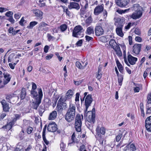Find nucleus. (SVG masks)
Masks as SVG:
<instances>
[{
    "label": "nucleus",
    "instance_id": "obj_21",
    "mask_svg": "<svg viewBox=\"0 0 151 151\" xmlns=\"http://www.w3.org/2000/svg\"><path fill=\"white\" fill-rule=\"evenodd\" d=\"M1 103L2 106L3 110L5 112L9 111L10 108L9 104L6 103L4 100H2Z\"/></svg>",
    "mask_w": 151,
    "mask_h": 151
},
{
    "label": "nucleus",
    "instance_id": "obj_34",
    "mask_svg": "<svg viewBox=\"0 0 151 151\" xmlns=\"http://www.w3.org/2000/svg\"><path fill=\"white\" fill-rule=\"evenodd\" d=\"M46 126L45 127L43 130L42 132V138L44 142L47 145H48L49 144V142L48 141L46 138L45 134V130Z\"/></svg>",
    "mask_w": 151,
    "mask_h": 151
},
{
    "label": "nucleus",
    "instance_id": "obj_32",
    "mask_svg": "<svg viewBox=\"0 0 151 151\" xmlns=\"http://www.w3.org/2000/svg\"><path fill=\"white\" fill-rule=\"evenodd\" d=\"M15 95L13 93H10L6 95V99L9 102H11V99L14 97Z\"/></svg>",
    "mask_w": 151,
    "mask_h": 151
},
{
    "label": "nucleus",
    "instance_id": "obj_30",
    "mask_svg": "<svg viewBox=\"0 0 151 151\" xmlns=\"http://www.w3.org/2000/svg\"><path fill=\"white\" fill-rule=\"evenodd\" d=\"M74 94V92L72 90H68L66 93L65 97L68 99H71Z\"/></svg>",
    "mask_w": 151,
    "mask_h": 151
},
{
    "label": "nucleus",
    "instance_id": "obj_44",
    "mask_svg": "<svg viewBox=\"0 0 151 151\" xmlns=\"http://www.w3.org/2000/svg\"><path fill=\"white\" fill-rule=\"evenodd\" d=\"M56 109L58 112H61L62 111L63 108L61 105L57 104L56 107Z\"/></svg>",
    "mask_w": 151,
    "mask_h": 151
},
{
    "label": "nucleus",
    "instance_id": "obj_27",
    "mask_svg": "<svg viewBox=\"0 0 151 151\" xmlns=\"http://www.w3.org/2000/svg\"><path fill=\"white\" fill-rule=\"evenodd\" d=\"M84 63L82 62V64L79 62L77 61L76 63V66L80 69H83L86 67L88 64V63L86 62L85 63V65H84L83 64Z\"/></svg>",
    "mask_w": 151,
    "mask_h": 151
},
{
    "label": "nucleus",
    "instance_id": "obj_43",
    "mask_svg": "<svg viewBox=\"0 0 151 151\" xmlns=\"http://www.w3.org/2000/svg\"><path fill=\"white\" fill-rule=\"evenodd\" d=\"M65 144L63 142L61 141L60 144V149L62 151H64L65 149Z\"/></svg>",
    "mask_w": 151,
    "mask_h": 151
},
{
    "label": "nucleus",
    "instance_id": "obj_12",
    "mask_svg": "<svg viewBox=\"0 0 151 151\" xmlns=\"http://www.w3.org/2000/svg\"><path fill=\"white\" fill-rule=\"evenodd\" d=\"M49 25L44 22H40L38 27V30L40 31H47L49 29V28L47 27Z\"/></svg>",
    "mask_w": 151,
    "mask_h": 151
},
{
    "label": "nucleus",
    "instance_id": "obj_63",
    "mask_svg": "<svg viewBox=\"0 0 151 151\" xmlns=\"http://www.w3.org/2000/svg\"><path fill=\"white\" fill-rule=\"evenodd\" d=\"M11 23L13 24L15 22L14 20L13 19L12 17H11L9 18L8 19Z\"/></svg>",
    "mask_w": 151,
    "mask_h": 151
},
{
    "label": "nucleus",
    "instance_id": "obj_54",
    "mask_svg": "<svg viewBox=\"0 0 151 151\" xmlns=\"http://www.w3.org/2000/svg\"><path fill=\"white\" fill-rule=\"evenodd\" d=\"M21 14L18 13L15 14L14 15V17L16 19H19L21 17Z\"/></svg>",
    "mask_w": 151,
    "mask_h": 151
},
{
    "label": "nucleus",
    "instance_id": "obj_39",
    "mask_svg": "<svg viewBox=\"0 0 151 151\" xmlns=\"http://www.w3.org/2000/svg\"><path fill=\"white\" fill-rule=\"evenodd\" d=\"M67 26L65 24H63L60 27V28L62 32L65 31L67 29Z\"/></svg>",
    "mask_w": 151,
    "mask_h": 151
},
{
    "label": "nucleus",
    "instance_id": "obj_49",
    "mask_svg": "<svg viewBox=\"0 0 151 151\" xmlns=\"http://www.w3.org/2000/svg\"><path fill=\"white\" fill-rule=\"evenodd\" d=\"M118 82L119 83V85L121 86L122 85V83L123 80V78L121 76H118Z\"/></svg>",
    "mask_w": 151,
    "mask_h": 151
},
{
    "label": "nucleus",
    "instance_id": "obj_45",
    "mask_svg": "<svg viewBox=\"0 0 151 151\" xmlns=\"http://www.w3.org/2000/svg\"><path fill=\"white\" fill-rule=\"evenodd\" d=\"M45 110L43 107V106L41 105L39 108V111L40 113V115H41V114H42V113Z\"/></svg>",
    "mask_w": 151,
    "mask_h": 151
},
{
    "label": "nucleus",
    "instance_id": "obj_36",
    "mask_svg": "<svg viewBox=\"0 0 151 151\" xmlns=\"http://www.w3.org/2000/svg\"><path fill=\"white\" fill-rule=\"evenodd\" d=\"M17 58V57H14L13 54H11L8 57V62H12L14 60V59H16Z\"/></svg>",
    "mask_w": 151,
    "mask_h": 151
},
{
    "label": "nucleus",
    "instance_id": "obj_24",
    "mask_svg": "<svg viewBox=\"0 0 151 151\" xmlns=\"http://www.w3.org/2000/svg\"><path fill=\"white\" fill-rule=\"evenodd\" d=\"M32 11L33 14H35V16L40 18V19H42L43 13L42 11L38 9L34 10H32Z\"/></svg>",
    "mask_w": 151,
    "mask_h": 151
},
{
    "label": "nucleus",
    "instance_id": "obj_46",
    "mask_svg": "<svg viewBox=\"0 0 151 151\" xmlns=\"http://www.w3.org/2000/svg\"><path fill=\"white\" fill-rule=\"evenodd\" d=\"M119 71V72L122 73L123 72V69L122 66L121 64H119L117 65Z\"/></svg>",
    "mask_w": 151,
    "mask_h": 151
},
{
    "label": "nucleus",
    "instance_id": "obj_19",
    "mask_svg": "<svg viewBox=\"0 0 151 151\" xmlns=\"http://www.w3.org/2000/svg\"><path fill=\"white\" fill-rule=\"evenodd\" d=\"M127 59L129 63L132 65H134L137 60V58L129 55L127 56Z\"/></svg>",
    "mask_w": 151,
    "mask_h": 151
},
{
    "label": "nucleus",
    "instance_id": "obj_20",
    "mask_svg": "<svg viewBox=\"0 0 151 151\" xmlns=\"http://www.w3.org/2000/svg\"><path fill=\"white\" fill-rule=\"evenodd\" d=\"M95 32L96 36H99L103 34L104 30L101 27L96 26L95 28Z\"/></svg>",
    "mask_w": 151,
    "mask_h": 151
},
{
    "label": "nucleus",
    "instance_id": "obj_17",
    "mask_svg": "<svg viewBox=\"0 0 151 151\" xmlns=\"http://www.w3.org/2000/svg\"><path fill=\"white\" fill-rule=\"evenodd\" d=\"M142 45L141 44H136L133 47V52L136 54H138L140 52Z\"/></svg>",
    "mask_w": 151,
    "mask_h": 151
},
{
    "label": "nucleus",
    "instance_id": "obj_7",
    "mask_svg": "<svg viewBox=\"0 0 151 151\" xmlns=\"http://www.w3.org/2000/svg\"><path fill=\"white\" fill-rule=\"evenodd\" d=\"M85 116L88 122L92 124L95 123V114L94 112H92V111H88L85 114Z\"/></svg>",
    "mask_w": 151,
    "mask_h": 151
},
{
    "label": "nucleus",
    "instance_id": "obj_2",
    "mask_svg": "<svg viewBox=\"0 0 151 151\" xmlns=\"http://www.w3.org/2000/svg\"><path fill=\"white\" fill-rule=\"evenodd\" d=\"M132 10L135 11L130 17L134 19L140 18L142 14V8L138 4H134L132 7Z\"/></svg>",
    "mask_w": 151,
    "mask_h": 151
},
{
    "label": "nucleus",
    "instance_id": "obj_40",
    "mask_svg": "<svg viewBox=\"0 0 151 151\" xmlns=\"http://www.w3.org/2000/svg\"><path fill=\"white\" fill-rule=\"evenodd\" d=\"M75 135L74 133H73L71 136V139L72 140V142L69 143V144H71L73 142H75L78 143V140L75 138Z\"/></svg>",
    "mask_w": 151,
    "mask_h": 151
},
{
    "label": "nucleus",
    "instance_id": "obj_57",
    "mask_svg": "<svg viewBox=\"0 0 151 151\" xmlns=\"http://www.w3.org/2000/svg\"><path fill=\"white\" fill-rule=\"evenodd\" d=\"M80 151H87L86 149L85 146L84 145H82L80 146Z\"/></svg>",
    "mask_w": 151,
    "mask_h": 151
},
{
    "label": "nucleus",
    "instance_id": "obj_10",
    "mask_svg": "<svg viewBox=\"0 0 151 151\" xmlns=\"http://www.w3.org/2000/svg\"><path fill=\"white\" fill-rule=\"evenodd\" d=\"M104 10V5L102 4L100 5H98L94 9L93 13L96 15H98L101 13Z\"/></svg>",
    "mask_w": 151,
    "mask_h": 151
},
{
    "label": "nucleus",
    "instance_id": "obj_56",
    "mask_svg": "<svg viewBox=\"0 0 151 151\" xmlns=\"http://www.w3.org/2000/svg\"><path fill=\"white\" fill-rule=\"evenodd\" d=\"M24 17H22L19 22L20 25L22 26H23L24 25Z\"/></svg>",
    "mask_w": 151,
    "mask_h": 151
},
{
    "label": "nucleus",
    "instance_id": "obj_42",
    "mask_svg": "<svg viewBox=\"0 0 151 151\" xmlns=\"http://www.w3.org/2000/svg\"><path fill=\"white\" fill-rule=\"evenodd\" d=\"M14 115V118L13 119V120L12 121L14 123L17 121V120L19 119L20 117V115L18 114H15Z\"/></svg>",
    "mask_w": 151,
    "mask_h": 151
},
{
    "label": "nucleus",
    "instance_id": "obj_48",
    "mask_svg": "<svg viewBox=\"0 0 151 151\" xmlns=\"http://www.w3.org/2000/svg\"><path fill=\"white\" fill-rule=\"evenodd\" d=\"M47 37L48 39V40L49 41L53 40L55 39V38L54 37L51 36L50 34H47Z\"/></svg>",
    "mask_w": 151,
    "mask_h": 151
},
{
    "label": "nucleus",
    "instance_id": "obj_11",
    "mask_svg": "<svg viewBox=\"0 0 151 151\" xmlns=\"http://www.w3.org/2000/svg\"><path fill=\"white\" fill-rule=\"evenodd\" d=\"M57 126L55 122H52L48 125L47 129L49 132H54L57 130Z\"/></svg>",
    "mask_w": 151,
    "mask_h": 151
},
{
    "label": "nucleus",
    "instance_id": "obj_53",
    "mask_svg": "<svg viewBox=\"0 0 151 151\" xmlns=\"http://www.w3.org/2000/svg\"><path fill=\"white\" fill-rule=\"evenodd\" d=\"M24 135V132L23 130H22L19 134V136L21 139H22Z\"/></svg>",
    "mask_w": 151,
    "mask_h": 151
},
{
    "label": "nucleus",
    "instance_id": "obj_47",
    "mask_svg": "<svg viewBox=\"0 0 151 151\" xmlns=\"http://www.w3.org/2000/svg\"><path fill=\"white\" fill-rule=\"evenodd\" d=\"M79 96L80 94L79 93H77L76 94L75 99V101H76V104L77 103L78 104V102L79 101Z\"/></svg>",
    "mask_w": 151,
    "mask_h": 151
},
{
    "label": "nucleus",
    "instance_id": "obj_9",
    "mask_svg": "<svg viewBox=\"0 0 151 151\" xmlns=\"http://www.w3.org/2000/svg\"><path fill=\"white\" fill-rule=\"evenodd\" d=\"M93 101L91 95L89 94L86 97L85 101V104L86 106V109L84 110V112H86L89 106H90Z\"/></svg>",
    "mask_w": 151,
    "mask_h": 151
},
{
    "label": "nucleus",
    "instance_id": "obj_64",
    "mask_svg": "<svg viewBox=\"0 0 151 151\" xmlns=\"http://www.w3.org/2000/svg\"><path fill=\"white\" fill-rule=\"evenodd\" d=\"M135 40L136 41L140 42L142 41V39L140 37L137 36L135 37Z\"/></svg>",
    "mask_w": 151,
    "mask_h": 151
},
{
    "label": "nucleus",
    "instance_id": "obj_25",
    "mask_svg": "<svg viewBox=\"0 0 151 151\" xmlns=\"http://www.w3.org/2000/svg\"><path fill=\"white\" fill-rule=\"evenodd\" d=\"M123 26L122 25H119L116 29V32L117 35L121 37H122L124 35L122 31Z\"/></svg>",
    "mask_w": 151,
    "mask_h": 151
},
{
    "label": "nucleus",
    "instance_id": "obj_16",
    "mask_svg": "<svg viewBox=\"0 0 151 151\" xmlns=\"http://www.w3.org/2000/svg\"><path fill=\"white\" fill-rule=\"evenodd\" d=\"M32 90L31 91V93L33 98L37 96L38 95V91H36L35 90L37 88V85L34 82H32ZM37 91H38L37 90Z\"/></svg>",
    "mask_w": 151,
    "mask_h": 151
},
{
    "label": "nucleus",
    "instance_id": "obj_23",
    "mask_svg": "<svg viewBox=\"0 0 151 151\" xmlns=\"http://www.w3.org/2000/svg\"><path fill=\"white\" fill-rule=\"evenodd\" d=\"M4 75V84L5 85L7 84L10 81L11 78V76L8 73L3 74Z\"/></svg>",
    "mask_w": 151,
    "mask_h": 151
},
{
    "label": "nucleus",
    "instance_id": "obj_52",
    "mask_svg": "<svg viewBox=\"0 0 151 151\" xmlns=\"http://www.w3.org/2000/svg\"><path fill=\"white\" fill-rule=\"evenodd\" d=\"M33 130V129L32 127H27V133L29 134H31Z\"/></svg>",
    "mask_w": 151,
    "mask_h": 151
},
{
    "label": "nucleus",
    "instance_id": "obj_15",
    "mask_svg": "<svg viewBox=\"0 0 151 151\" xmlns=\"http://www.w3.org/2000/svg\"><path fill=\"white\" fill-rule=\"evenodd\" d=\"M116 4L120 7L125 6L129 3V1L125 0H115Z\"/></svg>",
    "mask_w": 151,
    "mask_h": 151
},
{
    "label": "nucleus",
    "instance_id": "obj_3",
    "mask_svg": "<svg viewBox=\"0 0 151 151\" xmlns=\"http://www.w3.org/2000/svg\"><path fill=\"white\" fill-rule=\"evenodd\" d=\"M105 133V129L104 127H102L100 128L99 126H97L96 129V137L100 144L103 143L104 138L103 135Z\"/></svg>",
    "mask_w": 151,
    "mask_h": 151
},
{
    "label": "nucleus",
    "instance_id": "obj_61",
    "mask_svg": "<svg viewBox=\"0 0 151 151\" xmlns=\"http://www.w3.org/2000/svg\"><path fill=\"white\" fill-rule=\"evenodd\" d=\"M49 49V47L48 45H45L44 47V52L46 53L48 51Z\"/></svg>",
    "mask_w": 151,
    "mask_h": 151
},
{
    "label": "nucleus",
    "instance_id": "obj_18",
    "mask_svg": "<svg viewBox=\"0 0 151 151\" xmlns=\"http://www.w3.org/2000/svg\"><path fill=\"white\" fill-rule=\"evenodd\" d=\"M68 7L70 9H74L77 10H78L80 8V6L78 3L76 2H71L68 6Z\"/></svg>",
    "mask_w": 151,
    "mask_h": 151
},
{
    "label": "nucleus",
    "instance_id": "obj_33",
    "mask_svg": "<svg viewBox=\"0 0 151 151\" xmlns=\"http://www.w3.org/2000/svg\"><path fill=\"white\" fill-rule=\"evenodd\" d=\"M14 124V123H13L12 121H11L9 124H7L5 126L3 127L2 128L6 129L7 130H9L12 128L13 125Z\"/></svg>",
    "mask_w": 151,
    "mask_h": 151
},
{
    "label": "nucleus",
    "instance_id": "obj_4",
    "mask_svg": "<svg viewBox=\"0 0 151 151\" xmlns=\"http://www.w3.org/2000/svg\"><path fill=\"white\" fill-rule=\"evenodd\" d=\"M38 95L35 97L34 98L35 99V101L33 102L32 106L33 109L37 110L39 105L41 103V101L42 98L43 93L41 88H39L37 89Z\"/></svg>",
    "mask_w": 151,
    "mask_h": 151
},
{
    "label": "nucleus",
    "instance_id": "obj_41",
    "mask_svg": "<svg viewBox=\"0 0 151 151\" xmlns=\"http://www.w3.org/2000/svg\"><path fill=\"white\" fill-rule=\"evenodd\" d=\"M136 150V147L135 145L134 144H132L129 146V150L130 151H135Z\"/></svg>",
    "mask_w": 151,
    "mask_h": 151
},
{
    "label": "nucleus",
    "instance_id": "obj_6",
    "mask_svg": "<svg viewBox=\"0 0 151 151\" xmlns=\"http://www.w3.org/2000/svg\"><path fill=\"white\" fill-rule=\"evenodd\" d=\"M83 116L78 114L76 116L75 122V128L76 130L78 132L81 130L82 120H83Z\"/></svg>",
    "mask_w": 151,
    "mask_h": 151
},
{
    "label": "nucleus",
    "instance_id": "obj_31",
    "mask_svg": "<svg viewBox=\"0 0 151 151\" xmlns=\"http://www.w3.org/2000/svg\"><path fill=\"white\" fill-rule=\"evenodd\" d=\"M63 12L65 13L67 16L69 18L73 17L72 13L68 10V8H65V7L63 8Z\"/></svg>",
    "mask_w": 151,
    "mask_h": 151
},
{
    "label": "nucleus",
    "instance_id": "obj_14",
    "mask_svg": "<svg viewBox=\"0 0 151 151\" xmlns=\"http://www.w3.org/2000/svg\"><path fill=\"white\" fill-rule=\"evenodd\" d=\"M145 128L148 132H151V116L148 117L145 121Z\"/></svg>",
    "mask_w": 151,
    "mask_h": 151
},
{
    "label": "nucleus",
    "instance_id": "obj_5",
    "mask_svg": "<svg viewBox=\"0 0 151 151\" xmlns=\"http://www.w3.org/2000/svg\"><path fill=\"white\" fill-rule=\"evenodd\" d=\"M109 45L116 52L117 55L119 57L122 56V53L119 46L117 44L115 40L111 39L109 41Z\"/></svg>",
    "mask_w": 151,
    "mask_h": 151
},
{
    "label": "nucleus",
    "instance_id": "obj_8",
    "mask_svg": "<svg viewBox=\"0 0 151 151\" xmlns=\"http://www.w3.org/2000/svg\"><path fill=\"white\" fill-rule=\"evenodd\" d=\"M83 31V28L81 26H77L75 27L73 31L72 35L73 37H78L79 36L81 35Z\"/></svg>",
    "mask_w": 151,
    "mask_h": 151
},
{
    "label": "nucleus",
    "instance_id": "obj_28",
    "mask_svg": "<svg viewBox=\"0 0 151 151\" xmlns=\"http://www.w3.org/2000/svg\"><path fill=\"white\" fill-rule=\"evenodd\" d=\"M57 115L56 111H53L50 114L48 119L50 120H54L56 118Z\"/></svg>",
    "mask_w": 151,
    "mask_h": 151
},
{
    "label": "nucleus",
    "instance_id": "obj_35",
    "mask_svg": "<svg viewBox=\"0 0 151 151\" xmlns=\"http://www.w3.org/2000/svg\"><path fill=\"white\" fill-rule=\"evenodd\" d=\"M38 24V22L36 21H33L30 23L29 25L27 27L29 29H32L33 27Z\"/></svg>",
    "mask_w": 151,
    "mask_h": 151
},
{
    "label": "nucleus",
    "instance_id": "obj_50",
    "mask_svg": "<svg viewBox=\"0 0 151 151\" xmlns=\"http://www.w3.org/2000/svg\"><path fill=\"white\" fill-rule=\"evenodd\" d=\"M92 18L91 17H89L85 21L86 23L88 24H89L92 22Z\"/></svg>",
    "mask_w": 151,
    "mask_h": 151
},
{
    "label": "nucleus",
    "instance_id": "obj_51",
    "mask_svg": "<svg viewBox=\"0 0 151 151\" xmlns=\"http://www.w3.org/2000/svg\"><path fill=\"white\" fill-rule=\"evenodd\" d=\"M13 14V12H12L9 11L8 12L6 13L5 15L6 16L10 17H12Z\"/></svg>",
    "mask_w": 151,
    "mask_h": 151
},
{
    "label": "nucleus",
    "instance_id": "obj_22",
    "mask_svg": "<svg viewBox=\"0 0 151 151\" xmlns=\"http://www.w3.org/2000/svg\"><path fill=\"white\" fill-rule=\"evenodd\" d=\"M127 132L124 129L119 130L118 134L116 136V140L117 142L119 141L121 138L122 135L124 134V136L126 134Z\"/></svg>",
    "mask_w": 151,
    "mask_h": 151
},
{
    "label": "nucleus",
    "instance_id": "obj_55",
    "mask_svg": "<svg viewBox=\"0 0 151 151\" xmlns=\"http://www.w3.org/2000/svg\"><path fill=\"white\" fill-rule=\"evenodd\" d=\"M107 12L106 10H104L103 13H102V15L104 17V19H106V18L107 16Z\"/></svg>",
    "mask_w": 151,
    "mask_h": 151
},
{
    "label": "nucleus",
    "instance_id": "obj_62",
    "mask_svg": "<svg viewBox=\"0 0 151 151\" xmlns=\"http://www.w3.org/2000/svg\"><path fill=\"white\" fill-rule=\"evenodd\" d=\"M85 38H86V40L88 41H89L90 40H91L93 39V38L92 37L87 35L86 36Z\"/></svg>",
    "mask_w": 151,
    "mask_h": 151
},
{
    "label": "nucleus",
    "instance_id": "obj_60",
    "mask_svg": "<svg viewBox=\"0 0 151 151\" xmlns=\"http://www.w3.org/2000/svg\"><path fill=\"white\" fill-rule=\"evenodd\" d=\"M83 43V41L82 40H81L78 41L76 43V45L78 46H80Z\"/></svg>",
    "mask_w": 151,
    "mask_h": 151
},
{
    "label": "nucleus",
    "instance_id": "obj_59",
    "mask_svg": "<svg viewBox=\"0 0 151 151\" xmlns=\"http://www.w3.org/2000/svg\"><path fill=\"white\" fill-rule=\"evenodd\" d=\"M80 14L81 17H83L85 14V11L83 9H81L80 10Z\"/></svg>",
    "mask_w": 151,
    "mask_h": 151
},
{
    "label": "nucleus",
    "instance_id": "obj_37",
    "mask_svg": "<svg viewBox=\"0 0 151 151\" xmlns=\"http://www.w3.org/2000/svg\"><path fill=\"white\" fill-rule=\"evenodd\" d=\"M26 91L24 88H22L20 95V98L21 99H24L26 96Z\"/></svg>",
    "mask_w": 151,
    "mask_h": 151
},
{
    "label": "nucleus",
    "instance_id": "obj_26",
    "mask_svg": "<svg viewBox=\"0 0 151 151\" xmlns=\"http://www.w3.org/2000/svg\"><path fill=\"white\" fill-rule=\"evenodd\" d=\"M134 92H138L140 90L142 89V86L141 84L134 83Z\"/></svg>",
    "mask_w": 151,
    "mask_h": 151
},
{
    "label": "nucleus",
    "instance_id": "obj_1",
    "mask_svg": "<svg viewBox=\"0 0 151 151\" xmlns=\"http://www.w3.org/2000/svg\"><path fill=\"white\" fill-rule=\"evenodd\" d=\"M76 108L74 104L70 103L65 116V119L68 122H70L74 120L75 117Z\"/></svg>",
    "mask_w": 151,
    "mask_h": 151
},
{
    "label": "nucleus",
    "instance_id": "obj_38",
    "mask_svg": "<svg viewBox=\"0 0 151 151\" xmlns=\"http://www.w3.org/2000/svg\"><path fill=\"white\" fill-rule=\"evenodd\" d=\"M67 99H68L66 98L65 96L64 97H63V96L61 97L58 101V104H59V103L60 104L61 103H63Z\"/></svg>",
    "mask_w": 151,
    "mask_h": 151
},
{
    "label": "nucleus",
    "instance_id": "obj_29",
    "mask_svg": "<svg viewBox=\"0 0 151 151\" xmlns=\"http://www.w3.org/2000/svg\"><path fill=\"white\" fill-rule=\"evenodd\" d=\"M94 29L93 27L92 26L88 27L86 32V34L87 35H91L94 34Z\"/></svg>",
    "mask_w": 151,
    "mask_h": 151
},
{
    "label": "nucleus",
    "instance_id": "obj_13",
    "mask_svg": "<svg viewBox=\"0 0 151 151\" xmlns=\"http://www.w3.org/2000/svg\"><path fill=\"white\" fill-rule=\"evenodd\" d=\"M147 99V104L146 105V114H151V93L148 95Z\"/></svg>",
    "mask_w": 151,
    "mask_h": 151
},
{
    "label": "nucleus",
    "instance_id": "obj_58",
    "mask_svg": "<svg viewBox=\"0 0 151 151\" xmlns=\"http://www.w3.org/2000/svg\"><path fill=\"white\" fill-rule=\"evenodd\" d=\"M82 81H83L82 80L77 81H74V82L76 85L78 86L80 85L82 83Z\"/></svg>",
    "mask_w": 151,
    "mask_h": 151
}]
</instances>
